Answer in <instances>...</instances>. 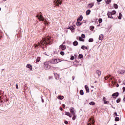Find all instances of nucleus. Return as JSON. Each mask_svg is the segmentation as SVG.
<instances>
[{
  "mask_svg": "<svg viewBox=\"0 0 125 125\" xmlns=\"http://www.w3.org/2000/svg\"><path fill=\"white\" fill-rule=\"evenodd\" d=\"M119 95L118 93H115L112 94V96H115V97H118Z\"/></svg>",
  "mask_w": 125,
  "mask_h": 125,
  "instance_id": "nucleus-22",
  "label": "nucleus"
},
{
  "mask_svg": "<svg viewBox=\"0 0 125 125\" xmlns=\"http://www.w3.org/2000/svg\"><path fill=\"white\" fill-rule=\"evenodd\" d=\"M107 78H108V77H106V80H107Z\"/></svg>",
  "mask_w": 125,
  "mask_h": 125,
  "instance_id": "nucleus-59",
  "label": "nucleus"
},
{
  "mask_svg": "<svg viewBox=\"0 0 125 125\" xmlns=\"http://www.w3.org/2000/svg\"><path fill=\"white\" fill-rule=\"evenodd\" d=\"M80 94L81 95H84L83 90H81L80 91Z\"/></svg>",
  "mask_w": 125,
  "mask_h": 125,
  "instance_id": "nucleus-21",
  "label": "nucleus"
},
{
  "mask_svg": "<svg viewBox=\"0 0 125 125\" xmlns=\"http://www.w3.org/2000/svg\"><path fill=\"white\" fill-rule=\"evenodd\" d=\"M79 40L81 41H84V39H83V38H81V37H79Z\"/></svg>",
  "mask_w": 125,
  "mask_h": 125,
  "instance_id": "nucleus-36",
  "label": "nucleus"
},
{
  "mask_svg": "<svg viewBox=\"0 0 125 125\" xmlns=\"http://www.w3.org/2000/svg\"><path fill=\"white\" fill-rule=\"evenodd\" d=\"M16 88L17 89H18V84H16Z\"/></svg>",
  "mask_w": 125,
  "mask_h": 125,
  "instance_id": "nucleus-45",
  "label": "nucleus"
},
{
  "mask_svg": "<svg viewBox=\"0 0 125 125\" xmlns=\"http://www.w3.org/2000/svg\"><path fill=\"white\" fill-rule=\"evenodd\" d=\"M50 42H51L50 38L47 37L45 39H42L40 41V44L43 46H46L48 44H50Z\"/></svg>",
  "mask_w": 125,
  "mask_h": 125,
  "instance_id": "nucleus-1",
  "label": "nucleus"
},
{
  "mask_svg": "<svg viewBox=\"0 0 125 125\" xmlns=\"http://www.w3.org/2000/svg\"><path fill=\"white\" fill-rule=\"evenodd\" d=\"M66 116H68L69 117V118H72V115H71V113L69 112H65Z\"/></svg>",
  "mask_w": 125,
  "mask_h": 125,
  "instance_id": "nucleus-10",
  "label": "nucleus"
},
{
  "mask_svg": "<svg viewBox=\"0 0 125 125\" xmlns=\"http://www.w3.org/2000/svg\"><path fill=\"white\" fill-rule=\"evenodd\" d=\"M104 104H108V103H109V101H106L105 100H104Z\"/></svg>",
  "mask_w": 125,
  "mask_h": 125,
  "instance_id": "nucleus-28",
  "label": "nucleus"
},
{
  "mask_svg": "<svg viewBox=\"0 0 125 125\" xmlns=\"http://www.w3.org/2000/svg\"><path fill=\"white\" fill-rule=\"evenodd\" d=\"M114 120L115 121H119L120 120V118H119V117H116L115 118Z\"/></svg>",
  "mask_w": 125,
  "mask_h": 125,
  "instance_id": "nucleus-29",
  "label": "nucleus"
},
{
  "mask_svg": "<svg viewBox=\"0 0 125 125\" xmlns=\"http://www.w3.org/2000/svg\"><path fill=\"white\" fill-rule=\"evenodd\" d=\"M102 1V0H97L98 2H100Z\"/></svg>",
  "mask_w": 125,
  "mask_h": 125,
  "instance_id": "nucleus-48",
  "label": "nucleus"
},
{
  "mask_svg": "<svg viewBox=\"0 0 125 125\" xmlns=\"http://www.w3.org/2000/svg\"><path fill=\"white\" fill-rule=\"evenodd\" d=\"M58 99H60L61 100H62V99H63L64 97L61 96H58Z\"/></svg>",
  "mask_w": 125,
  "mask_h": 125,
  "instance_id": "nucleus-18",
  "label": "nucleus"
},
{
  "mask_svg": "<svg viewBox=\"0 0 125 125\" xmlns=\"http://www.w3.org/2000/svg\"><path fill=\"white\" fill-rule=\"evenodd\" d=\"M112 1V0H107L106 1V4H109L110 3H111Z\"/></svg>",
  "mask_w": 125,
  "mask_h": 125,
  "instance_id": "nucleus-23",
  "label": "nucleus"
},
{
  "mask_svg": "<svg viewBox=\"0 0 125 125\" xmlns=\"http://www.w3.org/2000/svg\"><path fill=\"white\" fill-rule=\"evenodd\" d=\"M71 60H74L75 59V57L74 56H72L70 58Z\"/></svg>",
  "mask_w": 125,
  "mask_h": 125,
  "instance_id": "nucleus-41",
  "label": "nucleus"
},
{
  "mask_svg": "<svg viewBox=\"0 0 125 125\" xmlns=\"http://www.w3.org/2000/svg\"><path fill=\"white\" fill-rule=\"evenodd\" d=\"M123 84H124L125 85V80H124L123 81Z\"/></svg>",
  "mask_w": 125,
  "mask_h": 125,
  "instance_id": "nucleus-52",
  "label": "nucleus"
},
{
  "mask_svg": "<svg viewBox=\"0 0 125 125\" xmlns=\"http://www.w3.org/2000/svg\"><path fill=\"white\" fill-rule=\"evenodd\" d=\"M119 82L120 83V82H121V80H119Z\"/></svg>",
  "mask_w": 125,
  "mask_h": 125,
  "instance_id": "nucleus-61",
  "label": "nucleus"
},
{
  "mask_svg": "<svg viewBox=\"0 0 125 125\" xmlns=\"http://www.w3.org/2000/svg\"><path fill=\"white\" fill-rule=\"evenodd\" d=\"M94 121L93 119H90V120L89 121L88 125H92L94 124Z\"/></svg>",
  "mask_w": 125,
  "mask_h": 125,
  "instance_id": "nucleus-8",
  "label": "nucleus"
},
{
  "mask_svg": "<svg viewBox=\"0 0 125 125\" xmlns=\"http://www.w3.org/2000/svg\"><path fill=\"white\" fill-rule=\"evenodd\" d=\"M81 49L83 50H86L87 49V47L85 46H82L81 47Z\"/></svg>",
  "mask_w": 125,
  "mask_h": 125,
  "instance_id": "nucleus-19",
  "label": "nucleus"
},
{
  "mask_svg": "<svg viewBox=\"0 0 125 125\" xmlns=\"http://www.w3.org/2000/svg\"><path fill=\"white\" fill-rule=\"evenodd\" d=\"M37 17H38V19L40 20V21H44V18H43V16L42 15L39 16H37Z\"/></svg>",
  "mask_w": 125,
  "mask_h": 125,
  "instance_id": "nucleus-6",
  "label": "nucleus"
},
{
  "mask_svg": "<svg viewBox=\"0 0 125 125\" xmlns=\"http://www.w3.org/2000/svg\"><path fill=\"white\" fill-rule=\"evenodd\" d=\"M89 105H95L96 104V103L94 102H91L89 103Z\"/></svg>",
  "mask_w": 125,
  "mask_h": 125,
  "instance_id": "nucleus-17",
  "label": "nucleus"
},
{
  "mask_svg": "<svg viewBox=\"0 0 125 125\" xmlns=\"http://www.w3.org/2000/svg\"><path fill=\"white\" fill-rule=\"evenodd\" d=\"M72 79H73V81H74V79H75V77L73 76L72 77Z\"/></svg>",
  "mask_w": 125,
  "mask_h": 125,
  "instance_id": "nucleus-56",
  "label": "nucleus"
},
{
  "mask_svg": "<svg viewBox=\"0 0 125 125\" xmlns=\"http://www.w3.org/2000/svg\"><path fill=\"white\" fill-rule=\"evenodd\" d=\"M81 24H80L79 25H81Z\"/></svg>",
  "mask_w": 125,
  "mask_h": 125,
  "instance_id": "nucleus-64",
  "label": "nucleus"
},
{
  "mask_svg": "<svg viewBox=\"0 0 125 125\" xmlns=\"http://www.w3.org/2000/svg\"><path fill=\"white\" fill-rule=\"evenodd\" d=\"M83 19V16L80 15V18H79V21H81Z\"/></svg>",
  "mask_w": 125,
  "mask_h": 125,
  "instance_id": "nucleus-27",
  "label": "nucleus"
},
{
  "mask_svg": "<svg viewBox=\"0 0 125 125\" xmlns=\"http://www.w3.org/2000/svg\"><path fill=\"white\" fill-rule=\"evenodd\" d=\"M4 0V1H6V0Z\"/></svg>",
  "mask_w": 125,
  "mask_h": 125,
  "instance_id": "nucleus-63",
  "label": "nucleus"
},
{
  "mask_svg": "<svg viewBox=\"0 0 125 125\" xmlns=\"http://www.w3.org/2000/svg\"><path fill=\"white\" fill-rule=\"evenodd\" d=\"M64 123H65V124L66 125H68V121H65L64 122Z\"/></svg>",
  "mask_w": 125,
  "mask_h": 125,
  "instance_id": "nucleus-46",
  "label": "nucleus"
},
{
  "mask_svg": "<svg viewBox=\"0 0 125 125\" xmlns=\"http://www.w3.org/2000/svg\"><path fill=\"white\" fill-rule=\"evenodd\" d=\"M92 6H93L92 4H89V5H88L89 8H92Z\"/></svg>",
  "mask_w": 125,
  "mask_h": 125,
  "instance_id": "nucleus-39",
  "label": "nucleus"
},
{
  "mask_svg": "<svg viewBox=\"0 0 125 125\" xmlns=\"http://www.w3.org/2000/svg\"><path fill=\"white\" fill-rule=\"evenodd\" d=\"M96 73L98 75V76H100V75L101 74V72L100 70H97L96 71Z\"/></svg>",
  "mask_w": 125,
  "mask_h": 125,
  "instance_id": "nucleus-12",
  "label": "nucleus"
},
{
  "mask_svg": "<svg viewBox=\"0 0 125 125\" xmlns=\"http://www.w3.org/2000/svg\"><path fill=\"white\" fill-rule=\"evenodd\" d=\"M123 92H125V87H123Z\"/></svg>",
  "mask_w": 125,
  "mask_h": 125,
  "instance_id": "nucleus-50",
  "label": "nucleus"
},
{
  "mask_svg": "<svg viewBox=\"0 0 125 125\" xmlns=\"http://www.w3.org/2000/svg\"><path fill=\"white\" fill-rule=\"evenodd\" d=\"M76 25L79 26V18H77V22L76 23Z\"/></svg>",
  "mask_w": 125,
  "mask_h": 125,
  "instance_id": "nucleus-40",
  "label": "nucleus"
},
{
  "mask_svg": "<svg viewBox=\"0 0 125 125\" xmlns=\"http://www.w3.org/2000/svg\"><path fill=\"white\" fill-rule=\"evenodd\" d=\"M1 96H2V95H1V94L0 93V99L1 98Z\"/></svg>",
  "mask_w": 125,
  "mask_h": 125,
  "instance_id": "nucleus-55",
  "label": "nucleus"
},
{
  "mask_svg": "<svg viewBox=\"0 0 125 125\" xmlns=\"http://www.w3.org/2000/svg\"><path fill=\"white\" fill-rule=\"evenodd\" d=\"M62 0H55V1H54L55 4L56 5H60V4H62V2H61Z\"/></svg>",
  "mask_w": 125,
  "mask_h": 125,
  "instance_id": "nucleus-4",
  "label": "nucleus"
},
{
  "mask_svg": "<svg viewBox=\"0 0 125 125\" xmlns=\"http://www.w3.org/2000/svg\"><path fill=\"white\" fill-rule=\"evenodd\" d=\"M60 111H63V108H62V107H60Z\"/></svg>",
  "mask_w": 125,
  "mask_h": 125,
  "instance_id": "nucleus-47",
  "label": "nucleus"
},
{
  "mask_svg": "<svg viewBox=\"0 0 125 125\" xmlns=\"http://www.w3.org/2000/svg\"><path fill=\"white\" fill-rule=\"evenodd\" d=\"M59 62H60V59H54L51 61L52 64H57V63H59Z\"/></svg>",
  "mask_w": 125,
  "mask_h": 125,
  "instance_id": "nucleus-3",
  "label": "nucleus"
},
{
  "mask_svg": "<svg viewBox=\"0 0 125 125\" xmlns=\"http://www.w3.org/2000/svg\"><path fill=\"white\" fill-rule=\"evenodd\" d=\"M105 97H104L103 98V100L104 101V100H105Z\"/></svg>",
  "mask_w": 125,
  "mask_h": 125,
  "instance_id": "nucleus-51",
  "label": "nucleus"
},
{
  "mask_svg": "<svg viewBox=\"0 0 125 125\" xmlns=\"http://www.w3.org/2000/svg\"><path fill=\"white\" fill-rule=\"evenodd\" d=\"M122 13H119V17H118L119 20H121L122 19Z\"/></svg>",
  "mask_w": 125,
  "mask_h": 125,
  "instance_id": "nucleus-26",
  "label": "nucleus"
},
{
  "mask_svg": "<svg viewBox=\"0 0 125 125\" xmlns=\"http://www.w3.org/2000/svg\"><path fill=\"white\" fill-rule=\"evenodd\" d=\"M35 47H38V46H39V45H40V43H38V44H36V45H34Z\"/></svg>",
  "mask_w": 125,
  "mask_h": 125,
  "instance_id": "nucleus-44",
  "label": "nucleus"
},
{
  "mask_svg": "<svg viewBox=\"0 0 125 125\" xmlns=\"http://www.w3.org/2000/svg\"><path fill=\"white\" fill-rule=\"evenodd\" d=\"M60 54H61V55H62V56L65 55V53L63 51H61L60 52Z\"/></svg>",
  "mask_w": 125,
  "mask_h": 125,
  "instance_id": "nucleus-32",
  "label": "nucleus"
},
{
  "mask_svg": "<svg viewBox=\"0 0 125 125\" xmlns=\"http://www.w3.org/2000/svg\"><path fill=\"white\" fill-rule=\"evenodd\" d=\"M69 110L71 114H72V115L76 114V110H75V108L71 107Z\"/></svg>",
  "mask_w": 125,
  "mask_h": 125,
  "instance_id": "nucleus-5",
  "label": "nucleus"
},
{
  "mask_svg": "<svg viewBox=\"0 0 125 125\" xmlns=\"http://www.w3.org/2000/svg\"><path fill=\"white\" fill-rule=\"evenodd\" d=\"M91 13V10H88L86 11V14L87 15H89Z\"/></svg>",
  "mask_w": 125,
  "mask_h": 125,
  "instance_id": "nucleus-20",
  "label": "nucleus"
},
{
  "mask_svg": "<svg viewBox=\"0 0 125 125\" xmlns=\"http://www.w3.org/2000/svg\"><path fill=\"white\" fill-rule=\"evenodd\" d=\"M108 17L110 18H113V16L111 12L108 13Z\"/></svg>",
  "mask_w": 125,
  "mask_h": 125,
  "instance_id": "nucleus-13",
  "label": "nucleus"
},
{
  "mask_svg": "<svg viewBox=\"0 0 125 125\" xmlns=\"http://www.w3.org/2000/svg\"><path fill=\"white\" fill-rule=\"evenodd\" d=\"M93 41V39H92V38L89 39V42H92Z\"/></svg>",
  "mask_w": 125,
  "mask_h": 125,
  "instance_id": "nucleus-35",
  "label": "nucleus"
},
{
  "mask_svg": "<svg viewBox=\"0 0 125 125\" xmlns=\"http://www.w3.org/2000/svg\"><path fill=\"white\" fill-rule=\"evenodd\" d=\"M83 55H79V59H81V58H83Z\"/></svg>",
  "mask_w": 125,
  "mask_h": 125,
  "instance_id": "nucleus-34",
  "label": "nucleus"
},
{
  "mask_svg": "<svg viewBox=\"0 0 125 125\" xmlns=\"http://www.w3.org/2000/svg\"><path fill=\"white\" fill-rule=\"evenodd\" d=\"M41 60V58L40 57H37V59H36V63H38V62H40V60Z\"/></svg>",
  "mask_w": 125,
  "mask_h": 125,
  "instance_id": "nucleus-24",
  "label": "nucleus"
},
{
  "mask_svg": "<svg viewBox=\"0 0 125 125\" xmlns=\"http://www.w3.org/2000/svg\"><path fill=\"white\" fill-rule=\"evenodd\" d=\"M73 45L74 46H76V45H78V41H74L73 43Z\"/></svg>",
  "mask_w": 125,
  "mask_h": 125,
  "instance_id": "nucleus-16",
  "label": "nucleus"
},
{
  "mask_svg": "<svg viewBox=\"0 0 125 125\" xmlns=\"http://www.w3.org/2000/svg\"><path fill=\"white\" fill-rule=\"evenodd\" d=\"M114 125H117V124H115Z\"/></svg>",
  "mask_w": 125,
  "mask_h": 125,
  "instance_id": "nucleus-62",
  "label": "nucleus"
},
{
  "mask_svg": "<svg viewBox=\"0 0 125 125\" xmlns=\"http://www.w3.org/2000/svg\"><path fill=\"white\" fill-rule=\"evenodd\" d=\"M85 88L86 89V91L87 93H89L90 92V89L88 87V86L87 85H85Z\"/></svg>",
  "mask_w": 125,
  "mask_h": 125,
  "instance_id": "nucleus-11",
  "label": "nucleus"
},
{
  "mask_svg": "<svg viewBox=\"0 0 125 125\" xmlns=\"http://www.w3.org/2000/svg\"><path fill=\"white\" fill-rule=\"evenodd\" d=\"M119 84H117V85H116V87H119Z\"/></svg>",
  "mask_w": 125,
  "mask_h": 125,
  "instance_id": "nucleus-58",
  "label": "nucleus"
},
{
  "mask_svg": "<svg viewBox=\"0 0 125 125\" xmlns=\"http://www.w3.org/2000/svg\"><path fill=\"white\" fill-rule=\"evenodd\" d=\"M0 10H1V8L0 7Z\"/></svg>",
  "mask_w": 125,
  "mask_h": 125,
  "instance_id": "nucleus-60",
  "label": "nucleus"
},
{
  "mask_svg": "<svg viewBox=\"0 0 125 125\" xmlns=\"http://www.w3.org/2000/svg\"><path fill=\"white\" fill-rule=\"evenodd\" d=\"M94 29V26H91L90 27V30H93Z\"/></svg>",
  "mask_w": 125,
  "mask_h": 125,
  "instance_id": "nucleus-42",
  "label": "nucleus"
},
{
  "mask_svg": "<svg viewBox=\"0 0 125 125\" xmlns=\"http://www.w3.org/2000/svg\"><path fill=\"white\" fill-rule=\"evenodd\" d=\"M44 68L45 69V70H48L50 68V65H49V62H45L44 63Z\"/></svg>",
  "mask_w": 125,
  "mask_h": 125,
  "instance_id": "nucleus-2",
  "label": "nucleus"
},
{
  "mask_svg": "<svg viewBox=\"0 0 125 125\" xmlns=\"http://www.w3.org/2000/svg\"><path fill=\"white\" fill-rule=\"evenodd\" d=\"M111 14H112V15H115V14H116V12L115 10H113L112 12H111Z\"/></svg>",
  "mask_w": 125,
  "mask_h": 125,
  "instance_id": "nucleus-30",
  "label": "nucleus"
},
{
  "mask_svg": "<svg viewBox=\"0 0 125 125\" xmlns=\"http://www.w3.org/2000/svg\"><path fill=\"white\" fill-rule=\"evenodd\" d=\"M114 7L115 9H117V8H118V6L117 4H114Z\"/></svg>",
  "mask_w": 125,
  "mask_h": 125,
  "instance_id": "nucleus-25",
  "label": "nucleus"
},
{
  "mask_svg": "<svg viewBox=\"0 0 125 125\" xmlns=\"http://www.w3.org/2000/svg\"><path fill=\"white\" fill-rule=\"evenodd\" d=\"M125 71L124 70H122L118 71V73L120 74H123L124 73H125Z\"/></svg>",
  "mask_w": 125,
  "mask_h": 125,
  "instance_id": "nucleus-15",
  "label": "nucleus"
},
{
  "mask_svg": "<svg viewBox=\"0 0 125 125\" xmlns=\"http://www.w3.org/2000/svg\"><path fill=\"white\" fill-rule=\"evenodd\" d=\"M65 107H66V105H65L64 104H63V108H65Z\"/></svg>",
  "mask_w": 125,
  "mask_h": 125,
  "instance_id": "nucleus-53",
  "label": "nucleus"
},
{
  "mask_svg": "<svg viewBox=\"0 0 125 125\" xmlns=\"http://www.w3.org/2000/svg\"><path fill=\"white\" fill-rule=\"evenodd\" d=\"M26 67H27L28 69H30V70H33V67L30 64H27Z\"/></svg>",
  "mask_w": 125,
  "mask_h": 125,
  "instance_id": "nucleus-9",
  "label": "nucleus"
},
{
  "mask_svg": "<svg viewBox=\"0 0 125 125\" xmlns=\"http://www.w3.org/2000/svg\"><path fill=\"white\" fill-rule=\"evenodd\" d=\"M114 114H115V115L116 116H117V112H115V113H114Z\"/></svg>",
  "mask_w": 125,
  "mask_h": 125,
  "instance_id": "nucleus-54",
  "label": "nucleus"
},
{
  "mask_svg": "<svg viewBox=\"0 0 125 125\" xmlns=\"http://www.w3.org/2000/svg\"><path fill=\"white\" fill-rule=\"evenodd\" d=\"M121 101L120 99H118L116 101L117 103H119Z\"/></svg>",
  "mask_w": 125,
  "mask_h": 125,
  "instance_id": "nucleus-43",
  "label": "nucleus"
},
{
  "mask_svg": "<svg viewBox=\"0 0 125 125\" xmlns=\"http://www.w3.org/2000/svg\"><path fill=\"white\" fill-rule=\"evenodd\" d=\"M44 24H48L47 21H44Z\"/></svg>",
  "mask_w": 125,
  "mask_h": 125,
  "instance_id": "nucleus-49",
  "label": "nucleus"
},
{
  "mask_svg": "<svg viewBox=\"0 0 125 125\" xmlns=\"http://www.w3.org/2000/svg\"><path fill=\"white\" fill-rule=\"evenodd\" d=\"M72 116H73V117L72 118V120H73V121H74V120H76V114L72 115Z\"/></svg>",
  "mask_w": 125,
  "mask_h": 125,
  "instance_id": "nucleus-33",
  "label": "nucleus"
},
{
  "mask_svg": "<svg viewBox=\"0 0 125 125\" xmlns=\"http://www.w3.org/2000/svg\"><path fill=\"white\" fill-rule=\"evenodd\" d=\"M42 102H44V101L43 100V99H42Z\"/></svg>",
  "mask_w": 125,
  "mask_h": 125,
  "instance_id": "nucleus-57",
  "label": "nucleus"
},
{
  "mask_svg": "<svg viewBox=\"0 0 125 125\" xmlns=\"http://www.w3.org/2000/svg\"><path fill=\"white\" fill-rule=\"evenodd\" d=\"M102 21H103L102 19L100 18L98 19V22L99 23H101Z\"/></svg>",
  "mask_w": 125,
  "mask_h": 125,
  "instance_id": "nucleus-31",
  "label": "nucleus"
},
{
  "mask_svg": "<svg viewBox=\"0 0 125 125\" xmlns=\"http://www.w3.org/2000/svg\"><path fill=\"white\" fill-rule=\"evenodd\" d=\"M60 48L62 49V50H65L66 49V47L65 45H63V44H62L60 46Z\"/></svg>",
  "mask_w": 125,
  "mask_h": 125,
  "instance_id": "nucleus-7",
  "label": "nucleus"
},
{
  "mask_svg": "<svg viewBox=\"0 0 125 125\" xmlns=\"http://www.w3.org/2000/svg\"><path fill=\"white\" fill-rule=\"evenodd\" d=\"M81 37H82V38H83V39L85 38V36L83 34H82Z\"/></svg>",
  "mask_w": 125,
  "mask_h": 125,
  "instance_id": "nucleus-38",
  "label": "nucleus"
},
{
  "mask_svg": "<svg viewBox=\"0 0 125 125\" xmlns=\"http://www.w3.org/2000/svg\"><path fill=\"white\" fill-rule=\"evenodd\" d=\"M70 30H71V31H72V32H74V31H73L75 28H74V27H69Z\"/></svg>",
  "mask_w": 125,
  "mask_h": 125,
  "instance_id": "nucleus-37",
  "label": "nucleus"
},
{
  "mask_svg": "<svg viewBox=\"0 0 125 125\" xmlns=\"http://www.w3.org/2000/svg\"><path fill=\"white\" fill-rule=\"evenodd\" d=\"M104 38V35L103 34H101L100 35L99 37V40H102Z\"/></svg>",
  "mask_w": 125,
  "mask_h": 125,
  "instance_id": "nucleus-14",
  "label": "nucleus"
}]
</instances>
